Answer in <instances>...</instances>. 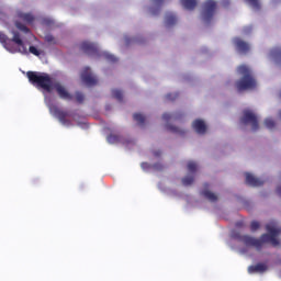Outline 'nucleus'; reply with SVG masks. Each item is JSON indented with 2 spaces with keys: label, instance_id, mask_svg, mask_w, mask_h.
Masks as SVG:
<instances>
[{
  "label": "nucleus",
  "instance_id": "obj_1",
  "mask_svg": "<svg viewBox=\"0 0 281 281\" xmlns=\"http://www.w3.org/2000/svg\"><path fill=\"white\" fill-rule=\"evenodd\" d=\"M266 229L268 233L262 234L259 239L249 235H241L240 233H234L233 238L238 240V243H243L246 247H255L257 251H261L265 245L269 243L272 247H278L280 245L278 237L281 234V229L270 224L266 225Z\"/></svg>",
  "mask_w": 281,
  "mask_h": 281
},
{
  "label": "nucleus",
  "instance_id": "obj_2",
  "mask_svg": "<svg viewBox=\"0 0 281 281\" xmlns=\"http://www.w3.org/2000/svg\"><path fill=\"white\" fill-rule=\"evenodd\" d=\"M238 75L241 78L236 82L237 91H249L251 89H256V78H254V74L251 69L247 65H241L237 68Z\"/></svg>",
  "mask_w": 281,
  "mask_h": 281
},
{
  "label": "nucleus",
  "instance_id": "obj_3",
  "mask_svg": "<svg viewBox=\"0 0 281 281\" xmlns=\"http://www.w3.org/2000/svg\"><path fill=\"white\" fill-rule=\"evenodd\" d=\"M26 76L32 85H35L40 89L47 91V93H52V91H54V82L52 81V77H49V75L36 71H27Z\"/></svg>",
  "mask_w": 281,
  "mask_h": 281
},
{
  "label": "nucleus",
  "instance_id": "obj_4",
  "mask_svg": "<svg viewBox=\"0 0 281 281\" xmlns=\"http://www.w3.org/2000/svg\"><path fill=\"white\" fill-rule=\"evenodd\" d=\"M216 12V0H206L203 4L202 16L204 23H211Z\"/></svg>",
  "mask_w": 281,
  "mask_h": 281
},
{
  "label": "nucleus",
  "instance_id": "obj_5",
  "mask_svg": "<svg viewBox=\"0 0 281 281\" xmlns=\"http://www.w3.org/2000/svg\"><path fill=\"white\" fill-rule=\"evenodd\" d=\"M241 124H251L252 131H258L260 128V125L258 124V116L254 114L250 110H245L244 115L240 120Z\"/></svg>",
  "mask_w": 281,
  "mask_h": 281
},
{
  "label": "nucleus",
  "instance_id": "obj_6",
  "mask_svg": "<svg viewBox=\"0 0 281 281\" xmlns=\"http://www.w3.org/2000/svg\"><path fill=\"white\" fill-rule=\"evenodd\" d=\"M50 113H53V115H55L56 119L59 120V122L64 125L69 126V124H71V121L67 120V117H69V112L59 109L56 105H52L49 108Z\"/></svg>",
  "mask_w": 281,
  "mask_h": 281
},
{
  "label": "nucleus",
  "instance_id": "obj_7",
  "mask_svg": "<svg viewBox=\"0 0 281 281\" xmlns=\"http://www.w3.org/2000/svg\"><path fill=\"white\" fill-rule=\"evenodd\" d=\"M81 80L87 85V87H95L98 85V78L93 76V72H91V68L86 67L81 71Z\"/></svg>",
  "mask_w": 281,
  "mask_h": 281
},
{
  "label": "nucleus",
  "instance_id": "obj_8",
  "mask_svg": "<svg viewBox=\"0 0 281 281\" xmlns=\"http://www.w3.org/2000/svg\"><path fill=\"white\" fill-rule=\"evenodd\" d=\"M53 89L57 91V94L61 100H74V95L67 91V88L60 85V82H55Z\"/></svg>",
  "mask_w": 281,
  "mask_h": 281
},
{
  "label": "nucleus",
  "instance_id": "obj_9",
  "mask_svg": "<svg viewBox=\"0 0 281 281\" xmlns=\"http://www.w3.org/2000/svg\"><path fill=\"white\" fill-rule=\"evenodd\" d=\"M81 52L88 54V56H95L98 54V45L90 42H82L80 45Z\"/></svg>",
  "mask_w": 281,
  "mask_h": 281
},
{
  "label": "nucleus",
  "instance_id": "obj_10",
  "mask_svg": "<svg viewBox=\"0 0 281 281\" xmlns=\"http://www.w3.org/2000/svg\"><path fill=\"white\" fill-rule=\"evenodd\" d=\"M246 183L251 188H260V186H265V181L260 178L255 177L254 175L246 172Z\"/></svg>",
  "mask_w": 281,
  "mask_h": 281
},
{
  "label": "nucleus",
  "instance_id": "obj_11",
  "mask_svg": "<svg viewBox=\"0 0 281 281\" xmlns=\"http://www.w3.org/2000/svg\"><path fill=\"white\" fill-rule=\"evenodd\" d=\"M192 127L198 133V135H205L207 133V125H205V121L196 119L192 123Z\"/></svg>",
  "mask_w": 281,
  "mask_h": 281
},
{
  "label": "nucleus",
  "instance_id": "obj_12",
  "mask_svg": "<svg viewBox=\"0 0 281 281\" xmlns=\"http://www.w3.org/2000/svg\"><path fill=\"white\" fill-rule=\"evenodd\" d=\"M234 44L237 52H239L240 54H247L250 49L249 44L239 37L234 38Z\"/></svg>",
  "mask_w": 281,
  "mask_h": 281
},
{
  "label": "nucleus",
  "instance_id": "obj_13",
  "mask_svg": "<svg viewBox=\"0 0 281 281\" xmlns=\"http://www.w3.org/2000/svg\"><path fill=\"white\" fill-rule=\"evenodd\" d=\"M265 271H267V265L265 263H257L248 268V273H265Z\"/></svg>",
  "mask_w": 281,
  "mask_h": 281
},
{
  "label": "nucleus",
  "instance_id": "obj_14",
  "mask_svg": "<svg viewBox=\"0 0 281 281\" xmlns=\"http://www.w3.org/2000/svg\"><path fill=\"white\" fill-rule=\"evenodd\" d=\"M202 196L206 198L207 201H210L211 203H216V201H218V195L207 189H204L201 192Z\"/></svg>",
  "mask_w": 281,
  "mask_h": 281
},
{
  "label": "nucleus",
  "instance_id": "obj_15",
  "mask_svg": "<svg viewBox=\"0 0 281 281\" xmlns=\"http://www.w3.org/2000/svg\"><path fill=\"white\" fill-rule=\"evenodd\" d=\"M18 19L24 21V23H34V16L32 13H24L23 11L18 12Z\"/></svg>",
  "mask_w": 281,
  "mask_h": 281
},
{
  "label": "nucleus",
  "instance_id": "obj_16",
  "mask_svg": "<svg viewBox=\"0 0 281 281\" xmlns=\"http://www.w3.org/2000/svg\"><path fill=\"white\" fill-rule=\"evenodd\" d=\"M165 23L167 27H172V25H177V15L173 13H167L165 18Z\"/></svg>",
  "mask_w": 281,
  "mask_h": 281
},
{
  "label": "nucleus",
  "instance_id": "obj_17",
  "mask_svg": "<svg viewBox=\"0 0 281 281\" xmlns=\"http://www.w3.org/2000/svg\"><path fill=\"white\" fill-rule=\"evenodd\" d=\"M180 3L186 10H194L196 8V0H180Z\"/></svg>",
  "mask_w": 281,
  "mask_h": 281
},
{
  "label": "nucleus",
  "instance_id": "obj_18",
  "mask_svg": "<svg viewBox=\"0 0 281 281\" xmlns=\"http://www.w3.org/2000/svg\"><path fill=\"white\" fill-rule=\"evenodd\" d=\"M12 41L16 45H20V47H23L22 54H27V48L23 45V40H21V35L19 33H14Z\"/></svg>",
  "mask_w": 281,
  "mask_h": 281
},
{
  "label": "nucleus",
  "instance_id": "obj_19",
  "mask_svg": "<svg viewBox=\"0 0 281 281\" xmlns=\"http://www.w3.org/2000/svg\"><path fill=\"white\" fill-rule=\"evenodd\" d=\"M270 56L277 61L280 63L281 61V48L280 47H276L270 52Z\"/></svg>",
  "mask_w": 281,
  "mask_h": 281
},
{
  "label": "nucleus",
  "instance_id": "obj_20",
  "mask_svg": "<svg viewBox=\"0 0 281 281\" xmlns=\"http://www.w3.org/2000/svg\"><path fill=\"white\" fill-rule=\"evenodd\" d=\"M133 119H134L135 122H137V124L139 126H144V124L146 122V116H144V114H142V113H135L133 115Z\"/></svg>",
  "mask_w": 281,
  "mask_h": 281
},
{
  "label": "nucleus",
  "instance_id": "obj_21",
  "mask_svg": "<svg viewBox=\"0 0 281 281\" xmlns=\"http://www.w3.org/2000/svg\"><path fill=\"white\" fill-rule=\"evenodd\" d=\"M112 97L117 100L119 102H123L124 100V92L122 90L113 89Z\"/></svg>",
  "mask_w": 281,
  "mask_h": 281
},
{
  "label": "nucleus",
  "instance_id": "obj_22",
  "mask_svg": "<svg viewBox=\"0 0 281 281\" xmlns=\"http://www.w3.org/2000/svg\"><path fill=\"white\" fill-rule=\"evenodd\" d=\"M167 131H170V133H177L178 135H183V133H186L183 130H180L175 125H167Z\"/></svg>",
  "mask_w": 281,
  "mask_h": 281
},
{
  "label": "nucleus",
  "instance_id": "obj_23",
  "mask_svg": "<svg viewBox=\"0 0 281 281\" xmlns=\"http://www.w3.org/2000/svg\"><path fill=\"white\" fill-rule=\"evenodd\" d=\"M121 139H122V137H120L117 135L111 134V135L108 136L109 144H117V143L121 142Z\"/></svg>",
  "mask_w": 281,
  "mask_h": 281
},
{
  "label": "nucleus",
  "instance_id": "obj_24",
  "mask_svg": "<svg viewBox=\"0 0 281 281\" xmlns=\"http://www.w3.org/2000/svg\"><path fill=\"white\" fill-rule=\"evenodd\" d=\"M30 54H33V56H42L43 50L38 49L36 46H30L29 47Z\"/></svg>",
  "mask_w": 281,
  "mask_h": 281
},
{
  "label": "nucleus",
  "instance_id": "obj_25",
  "mask_svg": "<svg viewBox=\"0 0 281 281\" xmlns=\"http://www.w3.org/2000/svg\"><path fill=\"white\" fill-rule=\"evenodd\" d=\"M194 183V176H187L182 178V184L192 186Z\"/></svg>",
  "mask_w": 281,
  "mask_h": 281
},
{
  "label": "nucleus",
  "instance_id": "obj_26",
  "mask_svg": "<svg viewBox=\"0 0 281 281\" xmlns=\"http://www.w3.org/2000/svg\"><path fill=\"white\" fill-rule=\"evenodd\" d=\"M187 168H188L189 172L194 173V172H196L199 166L194 161H189Z\"/></svg>",
  "mask_w": 281,
  "mask_h": 281
},
{
  "label": "nucleus",
  "instance_id": "obj_27",
  "mask_svg": "<svg viewBox=\"0 0 281 281\" xmlns=\"http://www.w3.org/2000/svg\"><path fill=\"white\" fill-rule=\"evenodd\" d=\"M15 26L18 27V30H21V32H24L25 34H30V29L25 26V24L21 22H16Z\"/></svg>",
  "mask_w": 281,
  "mask_h": 281
},
{
  "label": "nucleus",
  "instance_id": "obj_28",
  "mask_svg": "<svg viewBox=\"0 0 281 281\" xmlns=\"http://www.w3.org/2000/svg\"><path fill=\"white\" fill-rule=\"evenodd\" d=\"M251 8H254L255 10H260V0H246Z\"/></svg>",
  "mask_w": 281,
  "mask_h": 281
},
{
  "label": "nucleus",
  "instance_id": "obj_29",
  "mask_svg": "<svg viewBox=\"0 0 281 281\" xmlns=\"http://www.w3.org/2000/svg\"><path fill=\"white\" fill-rule=\"evenodd\" d=\"M104 58L106 59L108 63H117V57H115L112 54L105 53Z\"/></svg>",
  "mask_w": 281,
  "mask_h": 281
},
{
  "label": "nucleus",
  "instance_id": "obj_30",
  "mask_svg": "<svg viewBox=\"0 0 281 281\" xmlns=\"http://www.w3.org/2000/svg\"><path fill=\"white\" fill-rule=\"evenodd\" d=\"M258 229H260V222L258 221H252L250 223V231L251 232H258Z\"/></svg>",
  "mask_w": 281,
  "mask_h": 281
},
{
  "label": "nucleus",
  "instance_id": "obj_31",
  "mask_svg": "<svg viewBox=\"0 0 281 281\" xmlns=\"http://www.w3.org/2000/svg\"><path fill=\"white\" fill-rule=\"evenodd\" d=\"M265 125L270 130L276 128V121H273L272 119H266Z\"/></svg>",
  "mask_w": 281,
  "mask_h": 281
},
{
  "label": "nucleus",
  "instance_id": "obj_32",
  "mask_svg": "<svg viewBox=\"0 0 281 281\" xmlns=\"http://www.w3.org/2000/svg\"><path fill=\"white\" fill-rule=\"evenodd\" d=\"M76 100L78 104H82L85 102V94L82 92H76Z\"/></svg>",
  "mask_w": 281,
  "mask_h": 281
},
{
  "label": "nucleus",
  "instance_id": "obj_33",
  "mask_svg": "<svg viewBox=\"0 0 281 281\" xmlns=\"http://www.w3.org/2000/svg\"><path fill=\"white\" fill-rule=\"evenodd\" d=\"M179 98V93H169L166 95V100H169L171 102H175Z\"/></svg>",
  "mask_w": 281,
  "mask_h": 281
},
{
  "label": "nucleus",
  "instance_id": "obj_34",
  "mask_svg": "<svg viewBox=\"0 0 281 281\" xmlns=\"http://www.w3.org/2000/svg\"><path fill=\"white\" fill-rule=\"evenodd\" d=\"M151 168L154 170H157L158 172H161V170H164L165 167L161 162H156V164L151 165Z\"/></svg>",
  "mask_w": 281,
  "mask_h": 281
},
{
  "label": "nucleus",
  "instance_id": "obj_35",
  "mask_svg": "<svg viewBox=\"0 0 281 281\" xmlns=\"http://www.w3.org/2000/svg\"><path fill=\"white\" fill-rule=\"evenodd\" d=\"M45 41H46V43H54V44H56V38L52 34L46 35L45 36Z\"/></svg>",
  "mask_w": 281,
  "mask_h": 281
},
{
  "label": "nucleus",
  "instance_id": "obj_36",
  "mask_svg": "<svg viewBox=\"0 0 281 281\" xmlns=\"http://www.w3.org/2000/svg\"><path fill=\"white\" fill-rule=\"evenodd\" d=\"M140 167L143 170H150V168H153V165H150L148 162H142Z\"/></svg>",
  "mask_w": 281,
  "mask_h": 281
},
{
  "label": "nucleus",
  "instance_id": "obj_37",
  "mask_svg": "<svg viewBox=\"0 0 281 281\" xmlns=\"http://www.w3.org/2000/svg\"><path fill=\"white\" fill-rule=\"evenodd\" d=\"M171 119H172V115L170 113L162 114V120H165V122H168Z\"/></svg>",
  "mask_w": 281,
  "mask_h": 281
},
{
  "label": "nucleus",
  "instance_id": "obj_38",
  "mask_svg": "<svg viewBox=\"0 0 281 281\" xmlns=\"http://www.w3.org/2000/svg\"><path fill=\"white\" fill-rule=\"evenodd\" d=\"M5 41H8V36H5L3 33H0V43H5Z\"/></svg>",
  "mask_w": 281,
  "mask_h": 281
},
{
  "label": "nucleus",
  "instance_id": "obj_39",
  "mask_svg": "<svg viewBox=\"0 0 281 281\" xmlns=\"http://www.w3.org/2000/svg\"><path fill=\"white\" fill-rule=\"evenodd\" d=\"M154 2L156 3V5H158V8H161V5H164V0H154Z\"/></svg>",
  "mask_w": 281,
  "mask_h": 281
},
{
  "label": "nucleus",
  "instance_id": "obj_40",
  "mask_svg": "<svg viewBox=\"0 0 281 281\" xmlns=\"http://www.w3.org/2000/svg\"><path fill=\"white\" fill-rule=\"evenodd\" d=\"M153 155L154 157H161V150H155Z\"/></svg>",
  "mask_w": 281,
  "mask_h": 281
},
{
  "label": "nucleus",
  "instance_id": "obj_41",
  "mask_svg": "<svg viewBox=\"0 0 281 281\" xmlns=\"http://www.w3.org/2000/svg\"><path fill=\"white\" fill-rule=\"evenodd\" d=\"M222 3L224 8H227V5H229V0H223Z\"/></svg>",
  "mask_w": 281,
  "mask_h": 281
},
{
  "label": "nucleus",
  "instance_id": "obj_42",
  "mask_svg": "<svg viewBox=\"0 0 281 281\" xmlns=\"http://www.w3.org/2000/svg\"><path fill=\"white\" fill-rule=\"evenodd\" d=\"M159 10H160V9H156V10H155V9H151V14H154V15L159 14Z\"/></svg>",
  "mask_w": 281,
  "mask_h": 281
},
{
  "label": "nucleus",
  "instance_id": "obj_43",
  "mask_svg": "<svg viewBox=\"0 0 281 281\" xmlns=\"http://www.w3.org/2000/svg\"><path fill=\"white\" fill-rule=\"evenodd\" d=\"M277 194L281 198V186L277 188Z\"/></svg>",
  "mask_w": 281,
  "mask_h": 281
},
{
  "label": "nucleus",
  "instance_id": "obj_44",
  "mask_svg": "<svg viewBox=\"0 0 281 281\" xmlns=\"http://www.w3.org/2000/svg\"><path fill=\"white\" fill-rule=\"evenodd\" d=\"M236 227H243V222H237Z\"/></svg>",
  "mask_w": 281,
  "mask_h": 281
},
{
  "label": "nucleus",
  "instance_id": "obj_45",
  "mask_svg": "<svg viewBox=\"0 0 281 281\" xmlns=\"http://www.w3.org/2000/svg\"><path fill=\"white\" fill-rule=\"evenodd\" d=\"M204 188H210V184H209V183H205V184H204Z\"/></svg>",
  "mask_w": 281,
  "mask_h": 281
},
{
  "label": "nucleus",
  "instance_id": "obj_46",
  "mask_svg": "<svg viewBox=\"0 0 281 281\" xmlns=\"http://www.w3.org/2000/svg\"><path fill=\"white\" fill-rule=\"evenodd\" d=\"M126 43H127V45H128V43H131V40H126Z\"/></svg>",
  "mask_w": 281,
  "mask_h": 281
}]
</instances>
